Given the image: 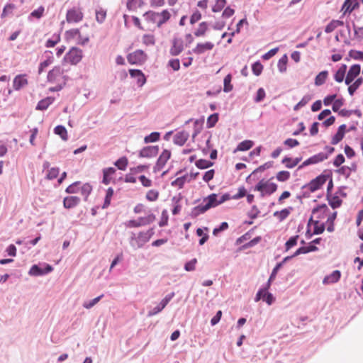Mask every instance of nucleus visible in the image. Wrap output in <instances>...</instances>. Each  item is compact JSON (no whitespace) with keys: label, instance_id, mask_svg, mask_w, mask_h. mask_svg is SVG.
<instances>
[{"label":"nucleus","instance_id":"obj_11","mask_svg":"<svg viewBox=\"0 0 363 363\" xmlns=\"http://www.w3.org/2000/svg\"><path fill=\"white\" fill-rule=\"evenodd\" d=\"M326 159H328V154H325L324 152H320L318 154H316L311 157H309L308 159H307L306 160H305L299 167H298V169L306 167V166H308V165H310V164H317L318 162H323L324 160H325Z\"/></svg>","mask_w":363,"mask_h":363},{"label":"nucleus","instance_id":"obj_19","mask_svg":"<svg viewBox=\"0 0 363 363\" xmlns=\"http://www.w3.org/2000/svg\"><path fill=\"white\" fill-rule=\"evenodd\" d=\"M79 202V197L76 196H69L64 198L63 206L65 208L70 209L77 206Z\"/></svg>","mask_w":363,"mask_h":363},{"label":"nucleus","instance_id":"obj_44","mask_svg":"<svg viewBox=\"0 0 363 363\" xmlns=\"http://www.w3.org/2000/svg\"><path fill=\"white\" fill-rule=\"evenodd\" d=\"M113 188L109 187L106 191L104 203L102 206L103 208H106L110 205L111 199V197L113 196Z\"/></svg>","mask_w":363,"mask_h":363},{"label":"nucleus","instance_id":"obj_29","mask_svg":"<svg viewBox=\"0 0 363 363\" xmlns=\"http://www.w3.org/2000/svg\"><path fill=\"white\" fill-rule=\"evenodd\" d=\"M328 76V72L324 70L320 72L315 78L314 84L315 86H319L325 84Z\"/></svg>","mask_w":363,"mask_h":363},{"label":"nucleus","instance_id":"obj_3","mask_svg":"<svg viewBox=\"0 0 363 363\" xmlns=\"http://www.w3.org/2000/svg\"><path fill=\"white\" fill-rule=\"evenodd\" d=\"M332 177V172L326 169L321 174L312 179L310 183L307 185L309 190L311 192H314L319 189L325 183V182Z\"/></svg>","mask_w":363,"mask_h":363},{"label":"nucleus","instance_id":"obj_12","mask_svg":"<svg viewBox=\"0 0 363 363\" xmlns=\"http://www.w3.org/2000/svg\"><path fill=\"white\" fill-rule=\"evenodd\" d=\"M170 157L171 152L168 150H164L156 162V164L154 167V172H157L161 170L168 160L170 158Z\"/></svg>","mask_w":363,"mask_h":363},{"label":"nucleus","instance_id":"obj_58","mask_svg":"<svg viewBox=\"0 0 363 363\" xmlns=\"http://www.w3.org/2000/svg\"><path fill=\"white\" fill-rule=\"evenodd\" d=\"M344 136H345V134L337 131V133L332 138L331 144L332 145L338 144L343 139Z\"/></svg>","mask_w":363,"mask_h":363},{"label":"nucleus","instance_id":"obj_59","mask_svg":"<svg viewBox=\"0 0 363 363\" xmlns=\"http://www.w3.org/2000/svg\"><path fill=\"white\" fill-rule=\"evenodd\" d=\"M247 195V190L244 186L238 189V192L232 196V199L238 200Z\"/></svg>","mask_w":363,"mask_h":363},{"label":"nucleus","instance_id":"obj_33","mask_svg":"<svg viewBox=\"0 0 363 363\" xmlns=\"http://www.w3.org/2000/svg\"><path fill=\"white\" fill-rule=\"evenodd\" d=\"M54 133L60 135L64 141L67 140V132L65 126L61 125L56 126L54 129Z\"/></svg>","mask_w":363,"mask_h":363},{"label":"nucleus","instance_id":"obj_18","mask_svg":"<svg viewBox=\"0 0 363 363\" xmlns=\"http://www.w3.org/2000/svg\"><path fill=\"white\" fill-rule=\"evenodd\" d=\"M28 84V80L25 74H18L15 77L13 81V87L18 91Z\"/></svg>","mask_w":363,"mask_h":363},{"label":"nucleus","instance_id":"obj_57","mask_svg":"<svg viewBox=\"0 0 363 363\" xmlns=\"http://www.w3.org/2000/svg\"><path fill=\"white\" fill-rule=\"evenodd\" d=\"M197 262V259L196 258L192 259L191 260L187 262L184 264V269L187 272H191L195 269V266Z\"/></svg>","mask_w":363,"mask_h":363},{"label":"nucleus","instance_id":"obj_63","mask_svg":"<svg viewBox=\"0 0 363 363\" xmlns=\"http://www.w3.org/2000/svg\"><path fill=\"white\" fill-rule=\"evenodd\" d=\"M345 161V157L342 154L337 155L334 161H333V165L336 167H340L342 164H343Z\"/></svg>","mask_w":363,"mask_h":363},{"label":"nucleus","instance_id":"obj_35","mask_svg":"<svg viewBox=\"0 0 363 363\" xmlns=\"http://www.w3.org/2000/svg\"><path fill=\"white\" fill-rule=\"evenodd\" d=\"M195 165L201 169H207L210 167H212L213 165V162L204 160V159H200L195 162Z\"/></svg>","mask_w":363,"mask_h":363},{"label":"nucleus","instance_id":"obj_48","mask_svg":"<svg viewBox=\"0 0 363 363\" xmlns=\"http://www.w3.org/2000/svg\"><path fill=\"white\" fill-rule=\"evenodd\" d=\"M277 179L279 182H286L290 178V172L288 171H280L277 174Z\"/></svg>","mask_w":363,"mask_h":363},{"label":"nucleus","instance_id":"obj_15","mask_svg":"<svg viewBox=\"0 0 363 363\" xmlns=\"http://www.w3.org/2000/svg\"><path fill=\"white\" fill-rule=\"evenodd\" d=\"M83 18V13L75 9H72L67 11L66 15V20L68 23H77Z\"/></svg>","mask_w":363,"mask_h":363},{"label":"nucleus","instance_id":"obj_32","mask_svg":"<svg viewBox=\"0 0 363 363\" xmlns=\"http://www.w3.org/2000/svg\"><path fill=\"white\" fill-rule=\"evenodd\" d=\"M363 83V78L359 77L357 78L352 84H350L348 87V92L350 96H352L356 90L362 85Z\"/></svg>","mask_w":363,"mask_h":363},{"label":"nucleus","instance_id":"obj_27","mask_svg":"<svg viewBox=\"0 0 363 363\" xmlns=\"http://www.w3.org/2000/svg\"><path fill=\"white\" fill-rule=\"evenodd\" d=\"M301 157H296L292 160L291 157H285L282 160L281 163L284 164L286 168L292 169L301 162Z\"/></svg>","mask_w":363,"mask_h":363},{"label":"nucleus","instance_id":"obj_45","mask_svg":"<svg viewBox=\"0 0 363 363\" xmlns=\"http://www.w3.org/2000/svg\"><path fill=\"white\" fill-rule=\"evenodd\" d=\"M263 65L259 61H257L252 65V71L255 76H259L262 72Z\"/></svg>","mask_w":363,"mask_h":363},{"label":"nucleus","instance_id":"obj_52","mask_svg":"<svg viewBox=\"0 0 363 363\" xmlns=\"http://www.w3.org/2000/svg\"><path fill=\"white\" fill-rule=\"evenodd\" d=\"M273 162L269 161L266 163H264L262 165H260L259 167L255 169L252 172V174H256L258 172H262L267 169H269L272 167Z\"/></svg>","mask_w":363,"mask_h":363},{"label":"nucleus","instance_id":"obj_1","mask_svg":"<svg viewBox=\"0 0 363 363\" xmlns=\"http://www.w3.org/2000/svg\"><path fill=\"white\" fill-rule=\"evenodd\" d=\"M146 19L153 23H156L157 27H160L170 18V13L167 10H164L161 13L155 11H147L144 14Z\"/></svg>","mask_w":363,"mask_h":363},{"label":"nucleus","instance_id":"obj_61","mask_svg":"<svg viewBox=\"0 0 363 363\" xmlns=\"http://www.w3.org/2000/svg\"><path fill=\"white\" fill-rule=\"evenodd\" d=\"M228 223L227 222H223L220 223V225L215 228L213 230V234L214 235H217L219 233L228 229Z\"/></svg>","mask_w":363,"mask_h":363},{"label":"nucleus","instance_id":"obj_21","mask_svg":"<svg viewBox=\"0 0 363 363\" xmlns=\"http://www.w3.org/2000/svg\"><path fill=\"white\" fill-rule=\"evenodd\" d=\"M341 277V272L339 270L333 271L330 274L325 276L323 280V284H330L337 282Z\"/></svg>","mask_w":363,"mask_h":363},{"label":"nucleus","instance_id":"obj_17","mask_svg":"<svg viewBox=\"0 0 363 363\" xmlns=\"http://www.w3.org/2000/svg\"><path fill=\"white\" fill-rule=\"evenodd\" d=\"M129 73L131 77L137 79V83L140 87L145 84L146 77L141 70L132 69L129 70Z\"/></svg>","mask_w":363,"mask_h":363},{"label":"nucleus","instance_id":"obj_53","mask_svg":"<svg viewBox=\"0 0 363 363\" xmlns=\"http://www.w3.org/2000/svg\"><path fill=\"white\" fill-rule=\"evenodd\" d=\"M103 296H104V295L102 294V295L96 297L95 298L91 300L89 302H84L83 303V306L85 308L89 309V308H92L93 306H94L101 300V298Z\"/></svg>","mask_w":363,"mask_h":363},{"label":"nucleus","instance_id":"obj_23","mask_svg":"<svg viewBox=\"0 0 363 363\" xmlns=\"http://www.w3.org/2000/svg\"><path fill=\"white\" fill-rule=\"evenodd\" d=\"M55 101V98L54 97H51V96H48V97H46L42 100H40L36 107H35V109L36 110H39V111H45L46 110L50 105H51Z\"/></svg>","mask_w":363,"mask_h":363},{"label":"nucleus","instance_id":"obj_14","mask_svg":"<svg viewBox=\"0 0 363 363\" xmlns=\"http://www.w3.org/2000/svg\"><path fill=\"white\" fill-rule=\"evenodd\" d=\"M159 152L157 145L146 146L139 152V157L151 158L155 157Z\"/></svg>","mask_w":363,"mask_h":363},{"label":"nucleus","instance_id":"obj_25","mask_svg":"<svg viewBox=\"0 0 363 363\" xmlns=\"http://www.w3.org/2000/svg\"><path fill=\"white\" fill-rule=\"evenodd\" d=\"M327 200L328 201L329 205L333 209L339 208L342 203V199L339 198L338 195L332 196V194H330L329 197H327Z\"/></svg>","mask_w":363,"mask_h":363},{"label":"nucleus","instance_id":"obj_13","mask_svg":"<svg viewBox=\"0 0 363 363\" xmlns=\"http://www.w3.org/2000/svg\"><path fill=\"white\" fill-rule=\"evenodd\" d=\"M360 72L361 67L359 65L355 64L351 66L345 79V84L350 85L359 74Z\"/></svg>","mask_w":363,"mask_h":363},{"label":"nucleus","instance_id":"obj_50","mask_svg":"<svg viewBox=\"0 0 363 363\" xmlns=\"http://www.w3.org/2000/svg\"><path fill=\"white\" fill-rule=\"evenodd\" d=\"M226 4V0H216V4L212 8V11L217 13L220 11Z\"/></svg>","mask_w":363,"mask_h":363},{"label":"nucleus","instance_id":"obj_16","mask_svg":"<svg viewBox=\"0 0 363 363\" xmlns=\"http://www.w3.org/2000/svg\"><path fill=\"white\" fill-rule=\"evenodd\" d=\"M184 50L183 40L181 38H174L169 52L172 56L179 55Z\"/></svg>","mask_w":363,"mask_h":363},{"label":"nucleus","instance_id":"obj_54","mask_svg":"<svg viewBox=\"0 0 363 363\" xmlns=\"http://www.w3.org/2000/svg\"><path fill=\"white\" fill-rule=\"evenodd\" d=\"M159 192L156 190L151 189L147 191L146 199L150 201H155L158 199Z\"/></svg>","mask_w":363,"mask_h":363},{"label":"nucleus","instance_id":"obj_42","mask_svg":"<svg viewBox=\"0 0 363 363\" xmlns=\"http://www.w3.org/2000/svg\"><path fill=\"white\" fill-rule=\"evenodd\" d=\"M128 159L125 157H122L117 160L114 164L120 170H125L128 165Z\"/></svg>","mask_w":363,"mask_h":363},{"label":"nucleus","instance_id":"obj_22","mask_svg":"<svg viewBox=\"0 0 363 363\" xmlns=\"http://www.w3.org/2000/svg\"><path fill=\"white\" fill-rule=\"evenodd\" d=\"M189 138V133L185 131H181L175 134L174 137V143L176 145L182 146Z\"/></svg>","mask_w":363,"mask_h":363},{"label":"nucleus","instance_id":"obj_28","mask_svg":"<svg viewBox=\"0 0 363 363\" xmlns=\"http://www.w3.org/2000/svg\"><path fill=\"white\" fill-rule=\"evenodd\" d=\"M116 172V169L113 167L106 168L103 170V180L102 182L107 185L111 182L110 176Z\"/></svg>","mask_w":363,"mask_h":363},{"label":"nucleus","instance_id":"obj_41","mask_svg":"<svg viewBox=\"0 0 363 363\" xmlns=\"http://www.w3.org/2000/svg\"><path fill=\"white\" fill-rule=\"evenodd\" d=\"M188 174L183 175L180 177L177 178L175 180H174L171 184L174 186H179V189L183 188L185 182L187 180Z\"/></svg>","mask_w":363,"mask_h":363},{"label":"nucleus","instance_id":"obj_7","mask_svg":"<svg viewBox=\"0 0 363 363\" xmlns=\"http://www.w3.org/2000/svg\"><path fill=\"white\" fill-rule=\"evenodd\" d=\"M147 55L142 50H137L127 56L128 62L131 65L141 64L146 61Z\"/></svg>","mask_w":363,"mask_h":363},{"label":"nucleus","instance_id":"obj_47","mask_svg":"<svg viewBox=\"0 0 363 363\" xmlns=\"http://www.w3.org/2000/svg\"><path fill=\"white\" fill-rule=\"evenodd\" d=\"M298 235L291 237L285 243L286 251H288L291 247H294L297 244Z\"/></svg>","mask_w":363,"mask_h":363},{"label":"nucleus","instance_id":"obj_8","mask_svg":"<svg viewBox=\"0 0 363 363\" xmlns=\"http://www.w3.org/2000/svg\"><path fill=\"white\" fill-rule=\"evenodd\" d=\"M52 270V267L48 264H44V267H41L38 264H34L30 269L28 274L34 277L43 276L51 272Z\"/></svg>","mask_w":363,"mask_h":363},{"label":"nucleus","instance_id":"obj_9","mask_svg":"<svg viewBox=\"0 0 363 363\" xmlns=\"http://www.w3.org/2000/svg\"><path fill=\"white\" fill-rule=\"evenodd\" d=\"M155 220V216L152 213L146 217H140L138 220H130L128 221V226L130 228H137L152 223Z\"/></svg>","mask_w":363,"mask_h":363},{"label":"nucleus","instance_id":"obj_49","mask_svg":"<svg viewBox=\"0 0 363 363\" xmlns=\"http://www.w3.org/2000/svg\"><path fill=\"white\" fill-rule=\"evenodd\" d=\"M45 55L46 57V60L42 62V65L48 67L53 62L54 57L52 56V52L50 50H46L45 52Z\"/></svg>","mask_w":363,"mask_h":363},{"label":"nucleus","instance_id":"obj_5","mask_svg":"<svg viewBox=\"0 0 363 363\" xmlns=\"http://www.w3.org/2000/svg\"><path fill=\"white\" fill-rule=\"evenodd\" d=\"M277 189V185L275 183H269V182H264V179L259 181L258 184L255 186V190L261 191V196H264V194L263 192L265 190V193L268 194H272L275 192Z\"/></svg>","mask_w":363,"mask_h":363},{"label":"nucleus","instance_id":"obj_43","mask_svg":"<svg viewBox=\"0 0 363 363\" xmlns=\"http://www.w3.org/2000/svg\"><path fill=\"white\" fill-rule=\"evenodd\" d=\"M79 191L81 194L84 196V200L86 201L89 195L92 191V187L89 184L86 183L80 188Z\"/></svg>","mask_w":363,"mask_h":363},{"label":"nucleus","instance_id":"obj_46","mask_svg":"<svg viewBox=\"0 0 363 363\" xmlns=\"http://www.w3.org/2000/svg\"><path fill=\"white\" fill-rule=\"evenodd\" d=\"M325 229V225L324 223L319 224L318 220L314 221V229L313 234L314 235H320L322 234Z\"/></svg>","mask_w":363,"mask_h":363},{"label":"nucleus","instance_id":"obj_24","mask_svg":"<svg viewBox=\"0 0 363 363\" xmlns=\"http://www.w3.org/2000/svg\"><path fill=\"white\" fill-rule=\"evenodd\" d=\"M63 70L60 67L56 66L52 69H51L48 74V81L50 82H53L56 80L57 77L62 74Z\"/></svg>","mask_w":363,"mask_h":363},{"label":"nucleus","instance_id":"obj_10","mask_svg":"<svg viewBox=\"0 0 363 363\" xmlns=\"http://www.w3.org/2000/svg\"><path fill=\"white\" fill-rule=\"evenodd\" d=\"M150 238L145 232H140L137 238H135V234L133 235L130 238V244L135 249L140 248L145 243L148 242Z\"/></svg>","mask_w":363,"mask_h":363},{"label":"nucleus","instance_id":"obj_37","mask_svg":"<svg viewBox=\"0 0 363 363\" xmlns=\"http://www.w3.org/2000/svg\"><path fill=\"white\" fill-rule=\"evenodd\" d=\"M232 75L230 74H227L223 80V91L230 92L233 89V85L231 84Z\"/></svg>","mask_w":363,"mask_h":363},{"label":"nucleus","instance_id":"obj_38","mask_svg":"<svg viewBox=\"0 0 363 363\" xmlns=\"http://www.w3.org/2000/svg\"><path fill=\"white\" fill-rule=\"evenodd\" d=\"M218 121V113H215L209 116L207 118L206 127L208 128H211L215 126L216 123Z\"/></svg>","mask_w":363,"mask_h":363},{"label":"nucleus","instance_id":"obj_60","mask_svg":"<svg viewBox=\"0 0 363 363\" xmlns=\"http://www.w3.org/2000/svg\"><path fill=\"white\" fill-rule=\"evenodd\" d=\"M169 216L167 210H163L162 212L161 220L159 222L160 227L166 226L168 224Z\"/></svg>","mask_w":363,"mask_h":363},{"label":"nucleus","instance_id":"obj_55","mask_svg":"<svg viewBox=\"0 0 363 363\" xmlns=\"http://www.w3.org/2000/svg\"><path fill=\"white\" fill-rule=\"evenodd\" d=\"M59 172H60L59 168L52 167L48 171L46 178L49 180L54 179L58 176Z\"/></svg>","mask_w":363,"mask_h":363},{"label":"nucleus","instance_id":"obj_56","mask_svg":"<svg viewBox=\"0 0 363 363\" xmlns=\"http://www.w3.org/2000/svg\"><path fill=\"white\" fill-rule=\"evenodd\" d=\"M265 96L266 94L264 89L263 88H259L257 91L256 96L254 99V101L256 103L261 102L262 101L264 100Z\"/></svg>","mask_w":363,"mask_h":363},{"label":"nucleus","instance_id":"obj_31","mask_svg":"<svg viewBox=\"0 0 363 363\" xmlns=\"http://www.w3.org/2000/svg\"><path fill=\"white\" fill-rule=\"evenodd\" d=\"M209 196H214V207L220 205V204H222L223 203H224L225 201H228L230 200V199H232V196H230V195L228 194V193H226V194H224L223 195L221 196V197L220 198V199H218L217 197H218V195L216 194H210Z\"/></svg>","mask_w":363,"mask_h":363},{"label":"nucleus","instance_id":"obj_62","mask_svg":"<svg viewBox=\"0 0 363 363\" xmlns=\"http://www.w3.org/2000/svg\"><path fill=\"white\" fill-rule=\"evenodd\" d=\"M336 172H337L340 174L344 175L346 178L350 177L351 174L349 170V166H342L338 169H337Z\"/></svg>","mask_w":363,"mask_h":363},{"label":"nucleus","instance_id":"obj_39","mask_svg":"<svg viewBox=\"0 0 363 363\" xmlns=\"http://www.w3.org/2000/svg\"><path fill=\"white\" fill-rule=\"evenodd\" d=\"M160 133L159 132H152L144 138L145 143H155L160 140Z\"/></svg>","mask_w":363,"mask_h":363},{"label":"nucleus","instance_id":"obj_4","mask_svg":"<svg viewBox=\"0 0 363 363\" xmlns=\"http://www.w3.org/2000/svg\"><path fill=\"white\" fill-rule=\"evenodd\" d=\"M82 59V51L78 48L73 47L65 55L63 58L64 62H69L72 65L78 64Z\"/></svg>","mask_w":363,"mask_h":363},{"label":"nucleus","instance_id":"obj_30","mask_svg":"<svg viewBox=\"0 0 363 363\" xmlns=\"http://www.w3.org/2000/svg\"><path fill=\"white\" fill-rule=\"evenodd\" d=\"M290 259H291V257L287 256V257H284L281 262H280L276 264V266L274 267V269H272V272L271 273V279H274L276 278L278 271L281 270V268L282 267V266L286 262L289 261Z\"/></svg>","mask_w":363,"mask_h":363},{"label":"nucleus","instance_id":"obj_51","mask_svg":"<svg viewBox=\"0 0 363 363\" xmlns=\"http://www.w3.org/2000/svg\"><path fill=\"white\" fill-rule=\"evenodd\" d=\"M80 184V182H75L67 187L65 191L67 194H75L79 191L78 186Z\"/></svg>","mask_w":363,"mask_h":363},{"label":"nucleus","instance_id":"obj_40","mask_svg":"<svg viewBox=\"0 0 363 363\" xmlns=\"http://www.w3.org/2000/svg\"><path fill=\"white\" fill-rule=\"evenodd\" d=\"M288 62V57L286 55H284L278 62V69L280 72H284L286 70V64Z\"/></svg>","mask_w":363,"mask_h":363},{"label":"nucleus","instance_id":"obj_26","mask_svg":"<svg viewBox=\"0 0 363 363\" xmlns=\"http://www.w3.org/2000/svg\"><path fill=\"white\" fill-rule=\"evenodd\" d=\"M254 145V142L250 140H245L238 144L235 150H234V153L238 151H247L250 150Z\"/></svg>","mask_w":363,"mask_h":363},{"label":"nucleus","instance_id":"obj_6","mask_svg":"<svg viewBox=\"0 0 363 363\" xmlns=\"http://www.w3.org/2000/svg\"><path fill=\"white\" fill-rule=\"evenodd\" d=\"M174 292H171L167 294L157 306L154 307L152 309L148 311L147 316L152 317L161 312L174 298Z\"/></svg>","mask_w":363,"mask_h":363},{"label":"nucleus","instance_id":"obj_2","mask_svg":"<svg viewBox=\"0 0 363 363\" xmlns=\"http://www.w3.org/2000/svg\"><path fill=\"white\" fill-rule=\"evenodd\" d=\"M214 196H208L203 199L205 204H200L192 208L190 216L191 218H196L200 214L204 213L211 208H214Z\"/></svg>","mask_w":363,"mask_h":363},{"label":"nucleus","instance_id":"obj_20","mask_svg":"<svg viewBox=\"0 0 363 363\" xmlns=\"http://www.w3.org/2000/svg\"><path fill=\"white\" fill-rule=\"evenodd\" d=\"M214 47L213 43L211 42H206L204 43H198L196 48L192 51L194 53L201 55L205 52L206 50H211Z\"/></svg>","mask_w":363,"mask_h":363},{"label":"nucleus","instance_id":"obj_36","mask_svg":"<svg viewBox=\"0 0 363 363\" xmlns=\"http://www.w3.org/2000/svg\"><path fill=\"white\" fill-rule=\"evenodd\" d=\"M208 30V24L206 22H202L199 24V28L195 30L194 35L196 37L203 36Z\"/></svg>","mask_w":363,"mask_h":363},{"label":"nucleus","instance_id":"obj_64","mask_svg":"<svg viewBox=\"0 0 363 363\" xmlns=\"http://www.w3.org/2000/svg\"><path fill=\"white\" fill-rule=\"evenodd\" d=\"M350 56L354 60H363V52L356 51V50H350Z\"/></svg>","mask_w":363,"mask_h":363},{"label":"nucleus","instance_id":"obj_34","mask_svg":"<svg viewBox=\"0 0 363 363\" xmlns=\"http://www.w3.org/2000/svg\"><path fill=\"white\" fill-rule=\"evenodd\" d=\"M96 20L99 23H102L106 17V10L99 7L96 9Z\"/></svg>","mask_w":363,"mask_h":363}]
</instances>
